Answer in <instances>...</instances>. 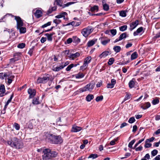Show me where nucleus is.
I'll return each mask as SVG.
<instances>
[{
    "label": "nucleus",
    "mask_w": 160,
    "mask_h": 160,
    "mask_svg": "<svg viewBox=\"0 0 160 160\" xmlns=\"http://www.w3.org/2000/svg\"><path fill=\"white\" fill-rule=\"evenodd\" d=\"M85 76V74L83 73L79 72L75 75V77L76 78H83Z\"/></svg>",
    "instance_id": "20"
},
{
    "label": "nucleus",
    "mask_w": 160,
    "mask_h": 160,
    "mask_svg": "<svg viewBox=\"0 0 160 160\" xmlns=\"http://www.w3.org/2000/svg\"><path fill=\"white\" fill-rule=\"evenodd\" d=\"M160 37V32L158 33L155 36L153 37V39H157Z\"/></svg>",
    "instance_id": "62"
},
{
    "label": "nucleus",
    "mask_w": 160,
    "mask_h": 160,
    "mask_svg": "<svg viewBox=\"0 0 160 160\" xmlns=\"http://www.w3.org/2000/svg\"><path fill=\"white\" fill-rule=\"evenodd\" d=\"M92 31L93 29L92 28L88 27L83 29L81 33L83 36L85 37H87L92 32Z\"/></svg>",
    "instance_id": "7"
},
{
    "label": "nucleus",
    "mask_w": 160,
    "mask_h": 160,
    "mask_svg": "<svg viewBox=\"0 0 160 160\" xmlns=\"http://www.w3.org/2000/svg\"><path fill=\"white\" fill-rule=\"evenodd\" d=\"M103 9L104 10L107 11L109 10V6L107 4H104L103 5Z\"/></svg>",
    "instance_id": "44"
},
{
    "label": "nucleus",
    "mask_w": 160,
    "mask_h": 160,
    "mask_svg": "<svg viewBox=\"0 0 160 160\" xmlns=\"http://www.w3.org/2000/svg\"><path fill=\"white\" fill-rule=\"evenodd\" d=\"M15 19L17 21V28H19L20 27L23 26V22L22 19L19 16H15Z\"/></svg>",
    "instance_id": "8"
},
{
    "label": "nucleus",
    "mask_w": 160,
    "mask_h": 160,
    "mask_svg": "<svg viewBox=\"0 0 160 160\" xmlns=\"http://www.w3.org/2000/svg\"><path fill=\"white\" fill-rule=\"evenodd\" d=\"M141 74L143 75V76L141 77V78L143 79H144L146 78L147 77L150 75V72L149 71H145L143 72Z\"/></svg>",
    "instance_id": "16"
},
{
    "label": "nucleus",
    "mask_w": 160,
    "mask_h": 160,
    "mask_svg": "<svg viewBox=\"0 0 160 160\" xmlns=\"http://www.w3.org/2000/svg\"><path fill=\"white\" fill-rule=\"evenodd\" d=\"M159 102V100L158 98H156L152 100V103L153 105H155L158 103Z\"/></svg>",
    "instance_id": "48"
},
{
    "label": "nucleus",
    "mask_w": 160,
    "mask_h": 160,
    "mask_svg": "<svg viewBox=\"0 0 160 160\" xmlns=\"http://www.w3.org/2000/svg\"><path fill=\"white\" fill-rule=\"evenodd\" d=\"M82 129L81 127L76 125H73L72 128V131L73 132H77L81 131Z\"/></svg>",
    "instance_id": "14"
},
{
    "label": "nucleus",
    "mask_w": 160,
    "mask_h": 160,
    "mask_svg": "<svg viewBox=\"0 0 160 160\" xmlns=\"http://www.w3.org/2000/svg\"><path fill=\"white\" fill-rule=\"evenodd\" d=\"M67 43L68 44H69V43H71L72 42H73V38H68L67 40Z\"/></svg>",
    "instance_id": "63"
},
{
    "label": "nucleus",
    "mask_w": 160,
    "mask_h": 160,
    "mask_svg": "<svg viewBox=\"0 0 160 160\" xmlns=\"http://www.w3.org/2000/svg\"><path fill=\"white\" fill-rule=\"evenodd\" d=\"M110 32L113 36H115L117 33V30L115 29H112L110 30Z\"/></svg>",
    "instance_id": "50"
},
{
    "label": "nucleus",
    "mask_w": 160,
    "mask_h": 160,
    "mask_svg": "<svg viewBox=\"0 0 160 160\" xmlns=\"http://www.w3.org/2000/svg\"><path fill=\"white\" fill-rule=\"evenodd\" d=\"M39 98L38 97L34 98L32 101V103L33 104H38L40 103L38 101Z\"/></svg>",
    "instance_id": "32"
},
{
    "label": "nucleus",
    "mask_w": 160,
    "mask_h": 160,
    "mask_svg": "<svg viewBox=\"0 0 160 160\" xmlns=\"http://www.w3.org/2000/svg\"><path fill=\"white\" fill-rule=\"evenodd\" d=\"M57 8V6H54L53 7H50L47 11V14H49L52 13L53 11H55Z\"/></svg>",
    "instance_id": "22"
},
{
    "label": "nucleus",
    "mask_w": 160,
    "mask_h": 160,
    "mask_svg": "<svg viewBox=\"0 0 160 160\" xmlns=\"http://www.w3.org/2000/svg\"><path fill=\"white\" fill-rule=\"evenodd\" d=\"M74 2H70L67 3L66 4L62 5L63 2L62 0H55L54 2V4L60 6L62 7V8H64L66 7H67L70 5L74 3Z\"/></svg>",
    "instance_id": "6"
},
{
    "label": "nucleus",
    "mask_w": 160,
    "mask_h": 160,
    "mask_svg": "<svg viewBox=\"0 0 160 160\" xmlns=\"http://www.w3.org/2000/svg\"><path fill=\"white\" fill-rule=\"evenodd\" d=\"M119 40H122L127 37V34L126 33H123L121 34L119 36Z\"/></svg>",
    "instance_id": "39"
},
{
    "label": "nucleus",
    "mask_w": 160,
    "mask_h": 160,
    "mask_svg": "<svg viewBox=\"0 0 160 160\" xmlns=\"http://www.w3.org/2000/svg\"><path fill=\"white\" fill-rule=\"evenodd\" d=\"M135 120L134 117L130 118L128 120V122L130 123H132L135 122Z\"/></svg>",
    "instance_id": "49"
},
{
    "label": "nucleus",
    "mask_w": 160,
    "mask_h": 160,
    "mask_svg": "<svg viewBox=\"0 0 160 160\" xmlns=\"http://www.w3.org/2000/svg\"><path fill=\"white\" fill-rule=\"evenodd\" d=\"M17 29L19 30L20 33H24L26 32V28L23 26L20 27L19 28H18Z\"/></svg>",
    "instance_id": "24"
},
{
    "label": "nucleus",
    "mask_w": 160,
    "mask_h": 160,
    "mask_svg": "<svg viewBox=\"0 0 160 160\" xmlns=\"http://www.w3.org/2000/svg\"><path fill=\"white\" fill-rule=\"evenodd\" d=\"M114 85H113L111 83H108L107 85V88H112L114 87Z\"/></svg>",
    "instance_id": "61"
},
{
    "label": "nucleus",
    "mask_w": 160,
    "mask_h": 160,
    "mask_svg": "<svg viewBox=\"0 0 160 160\" xmlns=\"http://www.w3.org/2000/svg\"><path fill=\"white\" fill-rule=\"evenodd\" d=\"M138 57V54L137 52H134L131 55V60H134Z\"/></svg>",
    "instance_id": "33"
},
{
    "label": "nucleus",
    "mask_w": 160,
    "mask_h": 160,
    "mask_svg": "<svg viewBox=\"0 0 160 160\" xmlns=\"http://www.w3.org/2000/svg\"><path fill=\"white\" fill-rule=\"evenodd\" d=\"M25 46V44L24 43H21L18 44L17 47L18 48H23Z\"/></svg>",
    "instance_id": "45"
},
{
    "label": "nucleus",
    "mask_w": 160,
    "mask_h": 160,
    "mask_svg": "<svg viewBox=\"0 0 160 160\" xmlns=\"http://www.w3.org/2000/svg\"><path fill=\"white\" fill-rule=\"evenodd\" d=\"M34 14L37 18H39L42 16V13L41 10L38 9L36 11Z\"/></svg>",
    "instance_id": "12"
},
{
    "label": "nucleus",
    "mask_w": 160,
    "mask_h": 160,
    "mask_svg": "<svg viewBox=\"0 0 160 160\" xmlns=\"http://www.w3.org/2000/svg\"><path fill=\"white\" fill-rule=\"evenodd\" d=\"M49 139L51 142L53 144H57L61 143L63 141L61 137L59 136H55L52 134H49Z\"/></svg>",
    "instance_id": "3"
},
{
    "label": "nucleus",
    "mask_w": 160,
    "mask_h": 160,
    "mask_svg": "<svg viewBox=\"0 0 160 160\" xmlns=\"http://www.w3.org/2000/svg\"><path fill=\"white\" fill-rule=\"evenodd\" d=\"M98 157V155L96 154H92L89 155L88 157V158H92L93 159H95Z\"/></svg>",
    "instance_id": "38"
},
{
    "label": "nucleus",
    "mask_w": 160,
    "mask_h": 160,
    "mask_svg": "<svg viewBox=\"0 0 160 160\" xmlns=\"http://www.w3.org/2000/svg\"><path fill=\"white\" fill-rule=\"evenodd\" d=\"M91 59V57H88L86 58L84 60V63L88 65V64L90 62Z\"/></svg>",
    "instance_id": "34"
},
{
    "label": "nucleus",
    "mask_w": 160,
    "mask_h": 160,
    "mask_svg": "<svg viewBox=\"0 0 160 160\" xmlns=\"http://www.w3.org/2000/svg\"><path fill=\"white\" fill-rule=\"evenodd\" d=\"M127 11H121L119 12V15L122 17H125L126 15Z\"/></svg>",
    "instance_id": "30"
},
{
    "label": "nucleus",
    "mask_w": 160,
    "mask_h": 160,
    "mask_svg": "<svg viewBox=\"0 0 160 160\" xmlns=\"http://www.w3.org/2000/svg\"><path fill=\"white\" fill-rule=\"evenodd\" d=\"M7 142L12 147L16 149H19L23 148L22 143L19 142L18 139L16 137L11 138L10 141H7Z\"/></svg>",
    "instance_id": "2"
},
{
    "label": "nucleus",
    "mask_w": 160,
    "mask_h": 160,
    "mask_svg": "<svg viewBox=\"0 0 160 160\" xmlns=\"http://www.w3.org/2000/svg\"><path fill=\"white\" fill-rule=\"evenodd\" d=\"M127 28V26L126 25L122 26L119 27V30L121 31H124Z\"/></svg>",
    "instance_id": "36"
},
{
    "label": "nucleus",
    "mask_w": 160,
    "mask_h": 160,
    "mask_svg": "<svg viewBox=\"0 0 160 160\" xmlns=\"http://www.w3.org/2000/svg\"><path fill=\"white\" fill-rule=\"evenodd\" d=\"M66 15H67V13L66 12H64L56 16L55 18H60L63 17L65 18V16Z\"/></svg>",
    "instance_id": "25"
},
{
    "label": "nucleus",
    "mask_w": 160,
    "mask_h": 160,
    "mask_svg": "<svg viewBox=\"0 0 160 160\" xmlns=\"http://www.w3.org/2000/svg\"><path fill=\"white\" fill-rule=\"evenodd\" d=\"M13 97V94L12 93V95H11L10 98L8 100V101H7V102L6 103V104H5V105L4 106V110L6 109V108H7V106L8 105L9 103L10 102H11V100H12Z\"/></svg>",
    "instance_id": "21"
},
{
    "label": "nucleus",
    "mask_w": 160,
    "mask_h": 160,
    "mask_svg": "<svg viewBox=\"0 0 160 160\" xmlns=\"http://www.w3.org/2000/svg\"><path fill=\"white\" fill-rule=\"evenodd\" d=\"M113 49L115 52L117 53L120 52L121 48L119 46H115L113 47Z\"/></svg>",
    "instance_id": "29"
},
{
    "label": "nucleus",
    "mask_w": 160,
    "mask_h": 160,
    "mask_svg": "<svg viewBox=\"0 0 160 160\" xmlns=\"http://www.w3.org/2000/svg\"><path fill=\"white\" fill-rule=\"evenodd\" d=\"M158 152V150L156 149H154L152 151L151 154L152 156H154L157 154Z\"/></svg>",
    "instance_id": "54"
},
{
    "label": "nucleus",
    "mask_w": 160,
    "mask_h": 160,
    "mask_svg": "<svg viewBox=\"0 0 160 160\" xmlns=\"http://www.w3.org/2000/svg\"><path fill=\"white\" fill-rule=\"evenodd\" d=\"M136 140L135 139L131 141L129 143L128 145V147L130 148H133L132 147V145L134 144Z\"/></svg>",
    "instance_id": "40"
},
{
    "label": "nucleus",
    "mask_w": 160,
    "mask_h": 160,
    "mask_svg": "<svg viewBox=\"0 0 160 160\" xmlns=\"http://www.w3.org/2000/svg\"><path fill=\"white\" fill-rule=\"evenodd\" d=\"M18 59H17L16 57H15L13 58H11L10 59V61L11 63H13L15 62L16 61H17Z\"/></svg>",
    "instance_id": "60"
},
{
    "label": "nucleus",
    "mask_w": 160,
    "mask_h": 160,
    "mask_svg": "<svg viewBox=\"0 0 160 160\" xmlns=\"http://www.w3.org/2000/svg\"><path fill=\"white\" fill-rule=\"evenodd\" d=\"M139 21L138 20H136L135 22H132L130 25V30L131 31L134 29L138 24Z\"/></svg>",
    "instance_id": "10"
},
{
    "label": "nucleus",
    "mask_w": 160,
    "mask_h": 160,
    "mask_svg": "<svg viewBox=\"0 0 160 160\" xmlns=\"http://www.w3.org/2000/svg\"><path fill=\"white\" fill-rule=\"evenodd\" d=\"M94 98L93 95L92 94H88L86 97V100L88 101H90Z\"/></svg>",
    "instance_id": "28"
},
{
    "label": "nucleus",
    "mask_w": 160,
    "mask_h": 160,
    "mask_svg": "<svg viewBox=\"0 0 160 160\" xmlns=\"http://www.w3.org/2000/svg\"><path fill=\"white\" fill-rule=\"evenodd\" d=\"M110 39L102 37L101 39V43L103 45H106L110 42Z\"/></svg>",
    "instance_id": "11"
},
{
    "label": "nucleus",
    "mask_w": 160,
    "mask_h": 160,
    "mask_svg": "<svg viewBox=\"0 0 160 160\" xmlns=\"http://www.w3.org/2000/svg\"><path fill=\"white\" fill-rule=\"evenodd\" d=\"M45 36H46L47 38V40L49 41H52V35H50L49 33H47L45 34Z\"/></svg>",
    "instance_id": "31"
},
{
    "label": "nucleus",
    "mask_w": 160,
    "mask_h": 160,
    "mask_svg": "<svg viewBox=\"0 0 160 160\" xmlns=\"http://www.w3.org/2000/svg\"><path fill=\"white\" fill-rule=\"evenodd\" d=\"M143 30V28L142 27H140L138 28L136 31L133 33V35L134 36L138 35Z\"/></svg>",
    "instance_id": "19"
},
{
    "label": "nucleus",
    "mask_w": 160,
    "mask_h": 160,
    "mask_svg": "<svg viewBox=\"0 0 160 160\" xmlns=\"http://www.w3.org/2000/svg\"><path fill=\"white\" fill-rule=\"evenodd\" d=\"M8 75L6 73H0V78L3 79L4 78L7 77H8Z\"/></svg>",
    "instance_id": "35"
},
{
    "label": "nucleus",
    "mask_w": 160,
    "mask_h": 160,
    "mask_svg": "<svg viewBox=\"0 0 160 160\" xmlns=\"http://www.w3.org/2000/svg\"><path fill=\"white\" fill-rule=\"evenodd\" d=\"M73 42L78 43L80 42V39L76 36H73Z\"/></svg>",
    "instance_id": "26"
},
{
    "label": "nucleus",
    "mask_w": 160,
    "mask_h": 160,
    "mask_svg": "<svg viewBox=\"0 0 160 160\" xmlns=\"http://www.w3.org/2000/svg\"><path fill=\"white\" fill-rule=\"evenodd\" d=\"M137 128L138 127L136 125H134L133 127L132 132H135L137 129Z\"/></svg>",
    "instance_id": "64"
},
{
    "label": "nucleus",
    "mask_w": 160,
    "mask_h": 160,
    "mask_svg": "<svg viewBox=\"0 0 160 160\" xmlns=\"http://www.w3.org/2000/svg\"><path fill=\"white\" fill-rule=\"evenodd\" d=\"M151 104L149 102H147L145 103L143 105H142L141 108H142L143 109L145 110L149 108Z\"/></svg>",
    "instance_id": "18"
},
{
    "label": "nucleus",
    "mask_w": 160,
    "mask_h": 160,
    "mask_svg": "<svg viewBox=\"0 0 160 160\" xmlns=\"http://www.w3.org/2000/svg\"><path fill=\"white\" fill-rule=\"evenodd\" d=\"M95 84L92 83H90L85 86L84 87L79 89L80 92H83L87 91H91L94 88Z\"/></svg>",
    "instance_id": "5"
},
{
    "label": "nucleus",
    "mask_w": 160,
    "mask_h": 160,
    "mask_svg": "<svg viewBox=\"0 0 160 160\" xmlns=\"http://www.w3.org/2000/svg\"><path fill=\"white\" fill-rule=\"evenodd\" d=\"M5 92L4 86L3 85H1L0 86V92L2 93H4Z\"/></svg>",
    "instance_id": "41"
},
{
    "label": "nucleus",
    "mask_w": 160,
    "mask_h": 160,
    "mask_svg": "<svg viewBox=\"0 0 160 160\" xmlns=\"http://www.w3.org/2000/svg\"><path fill=\"white\" fill-rule=\"evenodd\" d=\"M114 61V59L113 58H110L108 62V64L109 65H111L113 63Z\"/></svg>",
    "instance_id": "42"
},
{
    "label": "nucleus",
    "mask_w": 160,
    "mask_h": 160,
    "mask_svg": "<svg viewBox=\"0 0 160 160\" xmlns=\"http://www.w3.org/2000/svg\"><path fill=\"white\" fill-rule=\"evenodd\" d=\"M88 65L85 63H84L83 65L80 67V70L83 71L85 70L87 68Z\"/></svg>",
    "instance_id": "46"
},
{
    "label": "nucleus",
    "mask_w": 160,
    "mask_h": 160,
    "mask_svg": "<svg viewBox=\"0 0 160 160\" xmlns=\"http://www.w3.org/2000/svg\"><path fill=\"white\" fill-rule=\"evenodd\" d=\"M63 67L61 65L59 67H56L53 69V70L55 71L58 72L60 71V70L63 69Z\"/></svg>",
    "instance_id": "37"
},
{
    "label": "nucleus",
    "mask_w": 160,
    "mask_h": 160,
    "mask_svg": "<svg viewBox=\"0 0 160 160\" xmlns=\"http://www.w3.org/2000/svg\"><path fill=\"white\" fill-rule=\"evenodd\" d=\"M134 79H132V80L130 81L129 83V87L130 88H132L134 86L135 82L134 80Z\"/></svg>",
    "instance_id": "27"
},
{
    "label": "nucleus",
    "mask_w": 160,
    "mask_h": 160,
    "mask_svg": "<svg viewBox=\"0 0 160 160\" xmlns=\"http://www.w3.org/2000/svg\"><path fill=\"white\" fill-rule=\"evenodd\" d=\"M131 96V95H129L128 94H127L126 95L125 97V98L124 99V101L123 102H124L125 101L128 100V99H129L130 98V97Z\"/></svg>",
    "instance_id": "57"
},
{
    "label": "nucleus",
    "mask_w": 160,
    "mask_h": 160,
    "mask_svg": "<svg viewBox=\"0 0 160 160\" xmlns=\"http://www.w3.org/2000/svg\"><path fill=\"white\" fill-rule=\"evenodd\" d=\"M53 22L57 25H58L61 22V20L60 19H55L54 20Z\"/></svg>",
    "instance_id": "58"
},
{
    "label": "nucleus",
    "mask_w": 160,
    "mask_h": 160,
    "mask_svg": "<svg viewBox=\"0 0 160 160\" xmlns=\"http://www.w3.org/2000/svg\"><path fill=\"white\" fill-rule=\"evenodd\" d=\"M14 127L17 130H19L20 129V125L17 123H15L14 125Z\"/></svg>",
    "instance_id": "56"
},
{
    "label": "nucleus",
    "mask_w": 160,
    "mask_h": 160,
    "mask_svg": "<svg viewBox=\"0 0 160 160\" xmlns=\"http://www.w3.org/2000/svg\"><path fill=\"white\" fill-rule=\"evenodd\" d=\"M42 158L43 160H47L52 159L57 156V153L56 152L51 151L49 148H45L43 150Z\"/></svg>",
    "instance_id": "1"
},
{
    "label": "nucleus",
    "mask_w": 160,
    "mask_h": 160,
    "mask_svg": "<svg viewBox=\"0 0 160 160\" xmlns=\"http://www.w3.org/2000/svg\"><path fill=\"white\" fill-rule=\"evenodd\" d=\"M21 54V53L20 52H17L14 54V56L15 57H16L17 59H18V60L20 58Z\"/></svg>",
    "instance_id": "43"
},
{
    "label": "nucleus",
    "mask_w": 160,
    "mask_h": 160,
    "mask_svg": "<svg viewBox=\"0 0 160 160\" xmlns=\"http://www.w3.org/2000/svg\"><path fill=\"white\" fill-rule=\"evenodd\" d=\"M28 94H29V98H32L36 95V92L35 89L29 88L28 91Z\"/></svg>",
    "instance_id": "9"
},
{
    "label": "nucleus",
    "mask_w": 160,
    "mask_h": 160,
    "mask_svg": "<svg viewBox=\"0 0 160 160\" xmlns=\"http://www.w3.org/2000/svg\"><path fill=\"white\" fill-rule=\"evenodd\" d=\"M80 55V54L78 52H77L75 53H72L70 54L69 57L70 58L73 60L74 59L79 57Z\"/></svg>",
    "instance_id": "15"
},
{
    "label": "nucleus",
    "mask_w": 160,
    "mask_h": 160,
    "mask_svg": "<svg viewBox=\"0 0 160 160\" xmlns=\"http://www.w3.org/2000/svg\"><path fill=\"white\" fill-rule=\"evenodd\" d=\"M73 67L74 64L72 63L68 66V67L66 69V70L68 71H69Z\"/></svg>",
    "instance_id": "47"
},
{
    "label": "nucleus",
    "mask_w": 160,
    "mask_h": 160,
    "mask_svg": "<svg viewBox=\"0 0 160 160\" xmlns=\"http://www.w3.org/2000/svg\"><path fill=\"white\" fill-rule=\"evenodd\" d=\"M14 78V77L13 76H12L8 78V82L9 84H10L12 83V79Z\"/></svg>",
    "instance_id": "51"
},
{
    "label": "nucleus",
    "mask_w": 160,
    "mask_h": 160,
    "mask_svg": "<svg viewBox=\"0 0 160 160\" xmlns=\"http://www.w3.org/2000/svg\"><path fill=\"white\" fill-rule=\"evenodd\" d=\"M118 138H117L116 139H115L114 140L111 141L110 143L111 145H114L115 144V142L118 140Z\"/></svg>",
    "instance_id": "59"
},
{
    "label": "nucleus",
    "mask_w": 160,
    "mask_h": 160,
    "mask_svg": "<svg viewBox=\"0 0 160 160\" xmlns=\"http://www.w3.org/2000/svg\"><path fill=\"white\" fill-rule=\"evenodd\" d=\"M97 41V39H94L89 41L87 43V46L88 47H90L94 45Z\"/></svg>",
    "instance_id": "17"
},
{
    "label": "nucleus",
    "mask_w": 160,
    "mask_h": 160,
    "mask_svg": "<svg viewBox=\"0 0 160 160\" xmlns=\"http://www.w3.org/2000/svg\"><path fill=\"white\" fill-rule=\"evenodd\" d=\"M90 10L92 12H98V7L97 5H94L93 7H91Z\"/></svg>",
    "instance_id": "23"
},
{
    "label": "nucleus",
    "mask_w": 160,
    "mask_h": 160,
    "mask_svg": "<svg viewBox=\"0 0 160 160\" xmlns=\"http://www.w3.org/2000/svg\"><path fill=\"white\" fill-rule=\"evenodd\" d=\"M109 52L108 51H106L103 52L100 54L99 57L100 58H104L109 54Z\"/></svg>",
    "instance_id": "13"
},
{
    "label": "nucleus",
    "mask_w": 160,
    "mask_h": 160,
    "mask_svg": "<svg viewBox=\"0 0 160 160\" xmlns=\"http://www.w3.org/2000/svg\"><path fill=\"white\" fill-rule=\"evenodd\" d=\"M51 22H49L42 26V28H44L51 25Z\"/></svg>",
    "instance_id": "55"
},
{
    "label": "nucleus",
    "mask_w": 160,
    "mask_h": 160,
    "mask_svg": "<svg viewBox=\"0 0 160 160\" xmlns=\"http://www.w3.org/2000/svg\"><path fill=\"white\" fill-rule=\"evenodd\" d=\"M147 142H147L146 141L144 145V147L146 148H150L152 146V144L151 143H148Z\"/></svg>",
    "instance_id": "52"
},
{
    "label": "nucleus",
    "mask_w": 160,
    "mask_h": 160,
    "mask_svg": "<svg viewBox=\"0 0 160 160\" xmlns=\"http://www.w3.org/2000/svg\"><path fill=\"white\" fill-rule=\"evenodd\" d=\"M53 80V78L52 76L48 74L42 77H38L37 80V83L38 84H44L47 83L49 80L52 81Z\"/></svg>",
    "instance_id": "4"
},
{
    "label": "nucleus",
    "mask_w": 160,
    "mask_h": 160,
    "mask_svg": "<svg viewBox=\"0 0 160 160\" xmlns=\"http://www.w3.org/2000/svg\"><path fill=\"white\" fill-rule=\"evenodd\" d=\"M103 99V97L102 96L97 97L96 98V101L98 102L102 100Z\"/></svg>",
    "instance_id": "53"
}]
</instances>
